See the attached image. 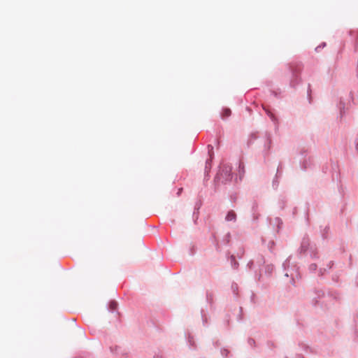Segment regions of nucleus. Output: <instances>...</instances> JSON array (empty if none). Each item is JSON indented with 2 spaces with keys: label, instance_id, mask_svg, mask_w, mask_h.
Segmentation results:
<instances>
[{
  "label": "nucleus",
  "instance_id": "nucleus-15",
  "mask_svg": "<svg viewBox=\"0 0 358 358\" xmlns=\"http://www.w3.org/2000/svg\"><path fill=\"white\" fill-rule=\"evenodd\" d=\"M231 289H232V290H233L234 293V294H236V291H237V289H238V285H237V284H236V283L232 284V285H231Z\"/></svg>",
  "mask_w": 358,
  "mask_h": 358
},
{
  "label": "nucleus",
  "instance_id": "nucleus-21",
  "mask_svg": "<svg viewBox=\"0 0 358 358\" xmlns=\"http://www.w3.org/2000/svg\"><path fill=\"white\" fill-rule=\"evenodd\" d=\"M248 343H249L250 345H253L255 343V341L253 339H252V338H250L248 340Z\"/></svg>",
  "mask_w": 358,
  "mask_h": 358
},
{
  "label": "nucleus",
  "instance_id": "nucleus-19",
  "mask_svg": "<svg viewBox=\"0 0 358 358\" xmlns=\"http://www.w3.org/2000/svg\"><path fill=\"white\" fill-rule=\"evenodd\" d=\"M271 138L268 136V137L267 138V143H268V145H266V149H267V150H269V148H270V144H271Z\"/></svg>",
  "mask_w": 358,
  "mask_h": 358
},
{
  "label": "nucleus",
  "instance_id": "nucleus-23",
  "mask_svg": "<svg viewBox=\"0 0 358 358\" xmlns=\"http://www.w3.org/2000/svg\"><path fill=\"white\" fill-rule=\"evenodd\" d=\"M253 262H250L248 264V266H249L250 268L252 265Z\"/></svg>",
  "mask_w": 358,
  "mask_h": 358
},
{
  "label": "nucleus",
  "instance_id": "nucleus-4",
  "mask_svg": "<svg viewBox=\"0 0 358 358\" xmlns=\"http://www.w3.org/2000/svg\"><path fill=\"white\" fill-rule=\"evenodd\" d=\"M187 343L189 345V348H194L195 346L193 336H192L190 334H188L187 336Z\"/></svg>",
  "mask_w": 358,
  "mask_h": 358
},
{
  "label": "nucleus",
  "instance_id": "nucleus-22",
  "mask_svg": "<svg viewBox=\"0 0 358 358\" xmlns=\"http://www.w3.org/2000/svg\"><path fill=\"white\" fill-rule=\"evenodd\" d=\"M202 317H203V323L205 324L206 322V318L204 317L203 314H202Z\"/></svg>",
  "mask_w": 358,
  "mask_h": 358
},
{
  "label": "nucleus",
  "instance_id": "nucleus-26",
  "mask_svg": "<svg viewBox=\"0 0 358 358\" xmlns=\"http://www.w3.org/2000/svg\"><path fill=\"white\" fill-rule=\"evenodd\" d=\"M154 358H162V356H159V355H157V356H155Z\"/></svg>",
  "mask_w": 358,
  "mask_h": 358
},
{
  "label": "nucleus",
  "instance_id": "nucleus-7",
  "mask_svg": "<svg viewBox=\"0 0 358 358\" xmlns=\"http://www.w3.org/2000/svg\"><path fill=\"white\" fill-rule=\"evenodd\" d=\"M265 111L267 114V115L270 117V119L271 120L272 122H273L274 123H276L277 122V119L276 117H275V115L271 112L269 111L268 110H266L265 109Z\"/></svg>",
  "mask_w": 358,
  "mask_h": 358
},
{
  "label": "nucleus",
  "instance_id": "nucleus-16",
  "mask_svg": "<svg viewBox=\"0 0 358 358\" xmlns=\"http://www.w3.org/2000/svg\"><path fill=\"white\" fill-rule=\"evenodd\" d=\"M326 45V43H322L321 45H318L317 47L315 48V51L318 52L321 48L325 47Z\"/></svg>",
  "mask_w": 358,
  "mask_h": 358
},
{
  "label": "nucleus",
  "instance_id": "nucleus-6",
  "mask_svg": "<svg viewBox=\"0 0 358 358\" xmlns=\"http://www.w3.org/2000/svg\"><path fill=\"white\" fill-rule=\"evenodd\" d=\"M117 303L115 301H112L109 303V309L110 311L113 312L117 309Z\"/></svg>",
  "mask_w": 358,
  "mask_h": 358
},
{
  "label": "nucleus",
  "instance_id": "nucleus-20",
  "mask_svg": "<svg viewBox=\"0 0 358 358\" xmlns=\"http://www.w3.org/2000/svg\"><path fill=\"white\" fill-rule=\"evenodd\" d=\"M211 159H207L206 162V169L210 166Z\"/></svg>",
  "mask_w": 358,
  "mask_h": 358
},
{
  "label": "nucleus",
  "instance_id": "nucleus-14",
  "mask_svg": "<svg viewBox=\"0 0 358 358\" xmlns=\"http://www.w3.org/2000/svg\"><path fill=\"white\" fill-rule=\"evenodd\" d=\"M301 348L303 349V350H304L306 353H308L309 351H310V348L308 346H307V345H304V344H302V345H301Z\"/></svg>",
  "mask_w": 358,
  "mask_h": 358
},
{
  "label": "nucleus",
  "instance_id": "nucleus-18",
  "mask_svg": "<svg viewBox=\"0 0 358 358\" xmlns=\"http://www.w3.org/2000/svg\"><path fill=\"white\" fill-rule=\"evenodd\" d=\"M238 169H239L240 175L243 173V172H244V170H243L244 167H243V166H242L241 164H239Z\"/></svg>",
  "mask_w": 358,
  "mask_h": 358
},
{
  "label": "nucleus",
  "instance_id": "nucleus-17",
  "mask_svg": "<svg viewBox=\"0 0 358 358\" xmlns=\"http://www.w3.org/2000/svg\"><path fill=\"white\" fill-rule=\"evenodd\" d=\"M230 237H231V235L229 233H227V235L225 236L224 237V241H226V243H229V241H230Z\"/></svg>",
  "mask_w": 358,
  "mask_h": 358
},
{
  "label": "nucleus",
  "instance_id": "nucleus-25",
  "mask_svg": "<svg viewBox=\"0 0 358 358\" xmlns=\"http://www.w3.org/2000/svg\"><path fill=\"white\" fill-rule=\"evenodd\" d=\"M343 106V103L342 102H340L339 108L341 109V107Z\"/></svg>",
  "mask_w": 358,
  "mask_h": 358
},
{
  "label": "nucleus",
  "instance_id": "nucleus-3",
  "mask_svg": "<svg viewBox=\"0 0 358 358\" xmlns=\"http://www.w3.org/2000/svg\"><path fill=\"white\" fill-rule=\"evenodd\" d=\"M308 245H309L308 239H306V238L303 239L301 245V251H303V252L306 251Z\"/></svg>",
  "mask_w": 358,
  "mask_h": 358
},
{
  "label": "nucleus",
  "instance_id": "nucleus-24",
  "mask_svg": "<svg viewBox=\"0 0 358 358\" xmlns=\"http://www.w3.org/2000/svg\"><path fill=\"white\" fill-rule=\"evenodd\" d=\"M291 85L294 87L296 85V83H294L293 80L291 81Z\"/></svg>",
  "mask_w": 358,
  "mask_h": 358
},
{
  "label": "nucleus",
  "instance_id": "nucleus-2",
  "mask_svg": "<svg viewBox=\"0 0 358 358\" xmlns=\"http://www.w3.org/2000/svg\"><path fill=\"white\" fill-rule=\"evenodd\" d=\"M225 220L227 222L234 221L235 222L236 220V214L234 210H230L227 213Z\"/></svg>",
  "mask_w": 358,
  "mask_h": 358
},
{
  "label": "nucleus",
  "instance_id": "nucleus-8",
  "mask_svg": "<svg viewBox=\"0 0 358 358\" xmlns=\"http://www.w3.org/2000/svg\"><path fill=\"white\" fill-rule=\"evenodd\" d=\"M295 274H294L292 272H291L290 273H288V271H287L285 274V276L288 277L289 275H290L292 277V283L294 284V276H296V278L298 277L299 274H298V271L297 270H295Z\"/></svg>",
  "mask_w": 358,
  "mask_h": 358
},
{
  "label": "nucleus",
  "instance_id": "nucleus-12",
  "mask_svg": "<svg viewBox=\"0 0 358 358\" xmlns=\"http://www.w3.org/2000/svg\"><path fill=\"white\" fill-rule=\"evenodd\" d=\"M317 269V265L315 264H311L309 266V270L310 271H315Z\"/></svg>",
  "mask_w": 358,
  "mask_h": 358
},
{
  "label": "nucleus",
  "instance_id": "nucleus-1",
  "mask_svg": "<svg viewBox=\"0 0 358 358\" xmlns=\"http://www.w3.org/2000/svg\"><path fill=\"white\" fill-rule=\"evenodd\" d=\"M231 167L228 164H223L220 166L216 178L221 180L222 182L231 180Z\"/></svg>",
  "mask_w": 358,
  "mask_h": 358
},
{
  "label": "nucleus",
  "instance_id": "nucleus-9",
  "mask_svg": "<svg viewBox=\"0 0 358 358\" xmlns=\"http://www.w3.org/2000/svg\"><path fill=\"white\" fill-rule=\"evenodd\" d=\"M231 263L234 268H238V263L235 260V257L234 255H231Z\"/></svg>",
  "mask_w": 358,
  "mask_h": 358
},
{
  "label": "nucleus",
  "instance_id": "nucleus-13",
  "mask_svg": "<svg viewBox=\"0 0 358 358\" xmlns=\"http://www.w3.org/2000/svg\"><path fill=\"white\" fill-rule=\"evenodd\" d=\"M229 350L227 349H223L221 350V354L223 357H227L229 353Z\"/></svg>",
  "mask_w": 358,
  "mask_h": 358
},
{
  "label": "nucleus",
  "instance_id": "nucleus-5",
  "mask_svg": "<svg viewBox=\"0 0 358 358\" xmlns=\"http://www.w3.org/2000/svg\"><path fill=\"white\" fill-rule=\"evenodd\" d=\"M231 110L229 109V108H224L222 110V118H227L229 116L231 115Z\"/></svg>",
  "mask_w": 358,
  "mask_h": 358
},
{
  "label": "nucleus",
  "instance_id": "nucleus-10",
  "mask_svg": "<svg viewBox=\"0 0 358 358\" xmlns=\"http://www.w3.org/2000/svg\"><path fill=\"white\" fill-rule=\"evenodd\" d=\"M274 269V267L272 264L267 265L266 268V272L268 273H271Z\"/></svg>",
  "mask_w": 358,
  "mask_h": 358
},
{
  "label": "nucleus",
  "instance_id": "nucleus-28",
  "mask_svg": "<svg viewBox=\"0 0 358 358\" xmlns=\"http://www.w3.org/2000/svg\"><path fill=\"white\" fill-rule=\"evenodd\" d=\"M286 358H287V357H286Z\"/></svg>",
  "mask_w": 358,
  "mask_h": 358
},
{
  "label": "nucleus",
  "instance_id": "nucleus-27",
  "mask_svg": "<svg viewBox=\"0 0 358 358\" xmlns=\"http://www.w3.org/2000/svg\"><path fill=\"white\" fill-rule=\"evenodd\" d=\"M297 358H303V356H302V355H297Z\"/></svg>",
  "mask_w": 358,
  "mask_h": 358
},
{
  "label": "nucleus",
  "instance_id": "nucleus-11",
  "mask_svg": "<svg viewBox=\"0 0 358 358\" xmlns=\"http://www.w3.org/2000/svg\"><path fill=\"white\" fill-rule=\"evenodd\" d=\"M289 260L290 259H289V257L283 263L282 266H283L285 270H287L289 268Z\"/></svg>",
  "mask_w": 358,
  "mask_h": 358
}]
</instances>
